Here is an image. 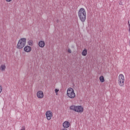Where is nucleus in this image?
<instances>
[{
    "instance_id": "f03ea898",
    "label": "nucleus",
    "mask_w": 130,
    "mask_h": 130,
    "mask_svg": "<svg viewBox=\"0 0 130 130\" xmlns=\"http://www.w3.org/2000/svg\"><path fill=\"white\" fill-rule=\"evenodd\" d=\"M26 38H21L19 40L17 47L19 49H22L26 45Z\"/></svg>"
},
{
    "instance_id": "9b49d317",
    "label": "nucleus",
    "mask_w": 130,
    "mask_h": 130,
    "mask_svg": "<svg viewBox=\"0 0 130 130\" xmlns=\"http://www.w3.org/2000/svg\"><path fill=\"white\" fill-rule=\"evenodd\" d=\"M70 110H73V111H77V106L72 105L70 107Z\"/></svg>"
},
{
    "instance_id": "4be33fe9",
    "label": "nucleus",
    "mask_w": 130,
    "mask_h": 130,
    "mask_svg": "<svg viewBox=\"0 0 130 130\" xmlns=\"http://www.w3.org/2000/svg\"><path fill=\"white\" fill-rule=\"evenodd\" d=\"M57 22H58V20H57Z\"/></svg>"
},
{
    "instance_id": "20e7f679",
    "label": "nucleus",
    "mask_w": 130,
    "mask_h": 130,
    "mask_svg": "<svg viewBox=\"0 0 130 130\" xmlns=\"http://www.w3.org/2000/svg\"><path fill=\"white\" fill-rule=\"evenodd\" d=\"M118 83L119 86L122 87L124 85V76L122 74L119 76Z\"/></svg>"
},
{
    "instance_id": "a211bd4d",
    "label": "nucleus",
    "mask_w": 130,
    "mask_h": 130,
    "mask_svg": "<svg viewBox=\"0 0 130 130\" xmlns=\"http://www.w3.org/2000/svg\"><path fill=\"white\" fill-rule=\"evenodd\" d=\"M58 91H59V89H55V93H58Z\"/></svg>"
},
{
    "instance_id": "4468645a",
    "label": "nucleus",
    "mask_w": 130,
    "mask_h": 130,
    "mask_svg": "<svg viewBox=\"0 0 130 130\" xmlns=\"http://www.w3.org/2000/svg\"><path fill=\"white\" fill-rule=\"evenodd\" d=\"M100 81L101 82V83H104L105 82V80H104V77L103 76H101L100 77Z\"/></svg>"
},
{
    "instance_id": "423d86ee",
    "label": "nucleus",
    "mask_w": 130,
    "mask_h": 130,
    "mask_svg": "<svg viewBox=\"0 0 130 130\" xmlns=\"http://www.w3.org/2000/svg\"><path fill=\"white\" fill-rule=\"evenodd\" d=\"M37 95L38 98H39L40 99H42V98H43V97L44 96L43 91L41 90L38 91L37 93Z\"/></svg>"
},
{
    "instance_id": "6e6552de",
    "label": "nucleus",
    "mask_w": 130,
    "mask_h": 130,
    "mask_svg": "<svg viewBox=\"0 0 130 130\" xmlns=\"http://www.w3.org/2000/svg\"><path fill=\"white\" fill-rule=\"evenodd\" d=\"M62 125L64 128H68V127H70V122L66 121L63 123Z\"/></svg>"
},
{
    "instance_id": "f8f14e48",
    "label": "nucleus",
    "mask_w": 130,
    "mask_h": 130,
    "mask_svg": "<svg viewBox=\"0 0 130 130\" xmlns=\"http://www.w3.org/2000/svg\"><path fill=\"white\" fill-rule=\"evenodd\" d=\"M87 53H88V52L87 51V49H84L82 52V55H83V56H86V55H87Z\"/></svg>"
},
{
    "instance_id": "1a4fd4ad",
    "label": "nucleus",
    "mask_w": 130,
    "mask_h": 130,
    "mask_svg": "<svg viewBox=\"0 0 130 130\" xmlns=\"http://www.w3.org/2000/svg\"><path fill=\"white\" fill-rule=\"evenodd\" d=\"M24 50L25 52H30L32 50V48L30 46H26L24 48Z\"/></svg>"
},
{
    "instance_id": "f3484780",
    "label": "nucleus",
    "mask_w": 130,
    "mask_h": 130,
    "mask_svg": "<svg viewBox=\"0 0 130 130\" xmlns=\"http://www.w3.org/2000/svg\"><path fill=\"white\" fill-rule=\"evenodd\" d=\"M68 51L69 53H72V50L71 49H68Z\"/></svg>"
},
{
    "instance_id": "9d476101",
    "label": "nucleus",
    "mask_w": 130,
    "mask_h": 130,
    "mask_svg": "<svg viewBox=\"0 0 130 130\" xmlns=\"http://www.w3.org/2000/svg\"><path fill=\"white\" fill-rule=\"evenodd\" d=\"M39 46L43 48L44 46H45V43L44 41H40L39 42Z\"/></svg>"
},
{
    "instance_id": "412c9836",
    "label": "nucleus",
    "mask_w": 130,
    "mask_h": 130,
    "mask_svg": "<svg viewBox=\"0 0 130 130\" xmlns=\"http://www.w3.org/2000/svg\"><path fill=\"white\" fill-rule=\"evenodd\" d=\"M128 27H129V30L130 29V24H128Z\"/></svg>"
},
{
    "instance_id": "0eeeda50",
    "label": "nucleus",
    "mask_w": 130,
    "mask_h": 130,
    "mask_svg": "<svg viewBox=\"0 0 130 130\" xmlns=\"http://www.w3.org/2000/svg\"><path fill=\"white\" fill-rule=\"evenodd\" d=\"M84 111V108L81 106H76V112H79L80 113H82Z\"/></svg>"
},
{
    "instance_id": "f257e3e1",
    "label": "nucleus",
    "mask_w": 130,
    "mask_h": 130,
    "mask_svg": "<svg viewBox=\"0 0 130 130\" xmlns=\"http://www.w3.org/2000/svg\"><path fill=\"white\" fill-rule=\"evenodd\" d=\"M78 17L81 22L84 23L86 21L87 14H86V10L84 8H80L78 11Z\"/></svg>"
},
{
    "instance_id": "dca6fc26",
    "label": "nucleus",
    "mask_w": 130,
    "mask_h": 130,
    "mask_svg": "<svg viewBox=\"0 0 130 130\" xmlns=\"http://www.w3.org/2000/svg\"><path fill=\"white\" fill-rule=\"evenodd\" d=\"M3 91V87L0 85V94L2 93V91Z\"/></svg>"
},
{
    "instance_id": "aec40b11",
    "label": "nucleus",
    "mask_w": 130,
    "mask_h": 130,
    "mask_svg": "<svg viewBox=\"0 0 130 130\" xmlns=\"http://www.w3.org/2000/svg\"><path fill=\"white\" fill-rule=\"evenodd\" d=\"M20 130H25V126L22 127V128Z\"/></svg>"
},
{
    "instance_id": "7ed1b4c3",
    "label": "nucleus",
    "mask_w": 130,
    "mask_h": 130,
    "mask_svg": "<svg viewBox=\"0 0 130 130\" xmlns=\"http://www.w3.org/2000/svg\"><path fill=\"white\" fill-rule=\"evenodd\" d=\"M67 95L69 98L73 99L76 97V93L75 90L72 88H69L67 90Z\"/></svg>"
},
{
    "instance_id": "6ab92c4d",
    "label": "nucleus",
    "mask_w": 130,
    "mask_h": 130,
    "mask_svg": "<svg viewBox=\"0 0 130 130\" xmlns=\"http://www.w3.org/2000/svg\"><path fill=\"white\" fill-rule=\"evenodd\" d=\"M6 2H7L8 3H10L11 2H12V0H6Z\"/></svg>"
},
{
    "instance_id": "ddd939ff",
    "label": "nucleus",
    "mask_w": 130,
    "mask_h": 130,
    "mask_svg": "<svg viewBox=\"0 0 130 130\" xmlns=\"http://www.w3.org/2000/svg\"><path fill=\"white\" fill-rule=\"evenodd\" d=\"M1 71H5L6 70V66L5 65H1L0 67Z\"/></svg>"
},
{
    "instance_id": "2eb2a0df",
    "label": "nucleus",
    "mask_w": 130,
    "mask_h": 130,
    "mask_svg": "<svg viewBox=\"0 0 130 130\" xmlns=\"http://www.w3.org/2000/svg\"><path fill=\"white\" fill-rule=\"evenodd\" d=\"M28 44L30 46H32V45H33V42L31 40H29L28 42Z\"/></svg>"
},
{
    "instance_id": "39448f33",
    "label": "nucleus",
    "mask_w": 130,
    "mask_h": 130,
    "mask_svg": "<svg viewBox=\"0 0 130 130\" xmlns=\"http://www.w3.org/2000/svg\"><path fill=\"white\" fill-rule=\"evenodd\" d=\"M46 116L48 120H50L53 116L52 112L51 111H48L46 113Z\"/></svg>"
}]
</instances>
